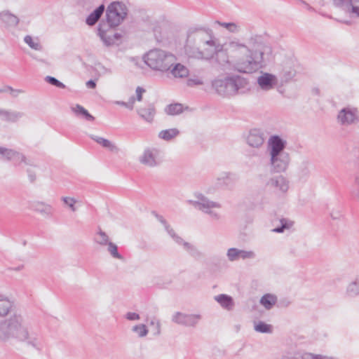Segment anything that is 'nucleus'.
Masks as SVG:
<instances>
[{"instance_id":"obj_1","label":"nucleus","mask_w":359,"mask_h":359,"mask_svg":"<svg viewBox=\"0 0 359 359\" xmlns=\"http://www.w3.org/2000/svg\"><path fill=\"white\" fill-rule=\"evenodd\" d=\"M250 42L255 50L248 48L249 54L239 58L233 65L234 70L244 74H251L265 67L272 60V48L263 43L260 36L251 37Z\"/></svg>"},{"instance_id":"obj_2","label":"nucleus","mask_w":359,"mask_h":359,"mask_svg":"<svg viewBox=\"0 0 359 359\" xmlns=\"http://www.w3.org/2000/svg\"><path fill=\"white\" fill-rule=\"evenodd\" d=\"M10 339L26 341L36 349H41V344L37 334L29 333L20 314L13 313L0 323V341H6Z\"/></svg>"},{"instance_id":"obj_3","label":"nucleus","mask_w":359,"mask_h":359,"mask_svg":"<svg viewBox=\"0 0 359 359\" xmlns=\"http://www.w3.org/2000/svg\"><path fill=\"white\" fill-rule=\"evenodd\" d=\"M143 58L151 69L162 72L169 71L177 60L173 54L161 49L149 50Z\"/></svg>"},{"instance_id":"obj_4","label":"nucleus","mask_w":359,"mask_h":359,"mask_svg":"<svg viewBox=\"0 0 359 359\" xmlns=\"http://www.w3.org/2000/svg\"><path fill=\"white\" fill-rule=\"evenodd\" d=\"M247 79L238 75L215 79L212 86L216 92L224 97L235 95L248 85Z\"/></svg>"},{"instance_id":"obj_5","label":"nucleus","mask_w":359,"mask_h":359,"mask_svg":"<svg viewBox=\"0 0 359 359\" xmlns=\"http://www.w3.org/2000/svg\"><path fill=\"white\" fill-rule=\"evenodd\" d=\"M128 8L123 2L115 1L111 2L106 8L105 21L102 20L100 29L105 26H109L111 28H116L119 26L127 18ZM102 32V29H100Z\"/></svg>"},{"instance_id":"obj_6","label":"nucleus","mask_w":359,"mask_h":359,"mask_svg":"<svg viewBox=\"0 0 359 359\" xmlns=\"http://www.w3.org/2000/svg\"><path fill=\"white\" fill-rule=\"evenodd\" d=\"M358 111L356 108L344 107L338 113L337 121L341 126H350L359 121Z\"/></svg>"},{"instance_id":"obj_7","label":"nucleus","mask_w":359,"mask_h":359,"mask_svg":"<svg viewBox=\"0 0 359 359\" xmlns=\"http://www.w3.org/2000/svg\"><path fill=\"white\" fill-rule=\"evenodd\" d=\"M211 30L204 27H191L187 32V43L198 46L203 43L205 37L210 36Z\"/></svg>"},{"instance_id":"obj_8","label":"nucleus","mask_w":359,"mask_h":359,"mask_svg":"<svg viewBox=\"0 0 359 359\" xmlns=\"http://www.w3.org/2000/svg\"><path fill=\"white\" fill-rule=\"evenodd\" d=\"M265 186L276 194H284L289 189V182L283 175H277L269 179Z\"/></svg>"},{"instance_id":"obj_9","label":"nucleus","mask_w":359,"mask_h":359,"mask_svg":"<svg viewBox=\"0 0 359 359\" xmlns=\"http://www.w3.org/2000/svg\"><path fill=\"white\" fill-rule=\"evenodd\" d=\"M287 141L278 135H271L268 140V151L270 156L287 154L285 151Z\"/></svg>"},{"instance_id":"obj_10","label":"nucleus","mask_w":359,"mask_h":359,"mask_svg":"<svg viewBox=\"0 0 359 359\" xmlns=\"http://www.w3.org/2000/svg\"><path fill=\"white\" fill-rule=\"evenodd\" d=\"M201 316L198 314H187L182 312H176L172 318V320L178 324L187 327H195Z\"/></svg>"},{"instance_id":"obj_11","label":"nucleus","mask_w":359,"mask_h":359,"mask_svg":"<svg viewBox=\"0 0 359 359\" xmlns=\"http://www.w3.org/2000/svg\"><path fill=\"white\" fill-rule=\"evenodd\" d=\"M290 161V158L288 153L270 156L271 170L275 172H284L288 167Z\"/></svg>"},{"instance_id":"obj_12","label":"nucleus","mask_w":359,"mask_h":359,"mask_svg":"<svg viewBox=\"0 0 359 359\" xmlns=\"http://www.w3.org/2000/svg\"><path fill=\"white\" fill-rule=\"evenodd\" d=\"M195 196L198 201L189 200L187 202L199 210L207 211L206 209L221 208V205L219 203L209 200L202 194H196Z\"/></svg>"},{"instance_id":"obj_13","label":"nucleus","mask_w":359,"mask_h":359,"mask_svg":"<svg viewBox=\"0 0 359 359\" xmlns=\"http://www.w3.org/2000/svg\"><path fill=\"white\" fill-rule=\"evenodd\" d=\"M237 180L236 175L231 172H224L215 181V187L218 189H232Z\"/></svg>"},{"instance_id":"obj_14","label":"nucleus","mask_w":359,"mask_h":359,"mask_svg":"<svg viewBox=\"0 0 359 359\" xmlns=\"http://www.w3.org/2000/svg\"><path fill=\"white\" fill-rule=\"evenodd\" d=\"M112 29L109 26L102 27V31H100V24L97 27V34L100 37L106 46H111L115 43L116 41L120 40L122 38V34L120 33H114L112 35H107V33L109 29Z\"/></svg>"},{"instance_id":"obj_15","label":"nucleus","mask_w":359,"mask_h":359,"mask_svg":"<svg viewBox=\"0 0 359 359\" xmlns=\"http://www.w3.org/2000/svg\"><path fill=\"white\" fill-rule=\"evenodd\" d=\"M257 83L261 89L264 90H269L273 89L278 84V79L276 76L264 72L262 73L257 78Z\"/></svg>"},{"instance_id":"obj_16","label":"nucleus","mask_w":359,"mask_h":359,"mask_svg":"<svg viewBox=\"0 0 359 359\" xmlns=\"http://www.w3.org/2000/svg\"><path fill=\"white\" fill-rule=\"evenodd\" d=\"M226 256L231 262H234L240 258L243 259H254L255 253L253 251L240 250L236 248H231L227 250Z\"/></svg>"},{"instance_id":"obj_17","label":"nucleus","mask_w":359,"mask_h":359,"mask_svg":"<svg viewBox=\"0 0 359 359\" xmlns=\"http://www.w3.org/2000/svg\"><path fill=\"white\" fill-rule=\"evenodd\" d=\"M335 6L359 17V0H333Z\"/></svg>"},{"instance_id":"obj_18","label":"nucleus","mask_w":359,"mask_h":359,"mask_svg":"<svg viewBox=\"0 0 359 359\" xmlns=\"http://www.w3.org/2000/svg\"><path fill=\"white\" fill-rule=\"evenodd\" d=\"M296 75V70L293 67L291 60H286L281 65V69L279 72L280 82L287 83L291 81Z\"/></svg>"},{"instance_id":"obj_19","label":"nucleus","mask_w":359,"mask_h":359,"mask_svg":"<svg viewBox=\"0 0 359 359\" xmlns=\"http://www.w3.org/2000/svg\"><path fill=\"white\" fill-rule=\"evenodd\" d=\"M264 142V134L259 129L250 130L248 137L247 143L255 148L260 147Z\"/></svg>"},{"instance_id":"obj_20","label":"nucleus","mask_w":359,"mask_h":359,"mask_svg":"<svg viewBox=\"0 0 359 359\" xmlns=\"http://www.w3.org/2000/svg\"><path fill=\"white\" fill-rule=\"evenodd\" d=\"M137 112L147 122L152 123L156 114V108L153 103H149L144 107L137 109Z\"/></svg>"},{"instance_id":"obj_21","label":"nucleus","mask_w":359,"mask_h":359,"mask_svg":"<svg viewBox=\"0 0 359 359\" xmlns=\"http://www.w3.org/2000/svg\"><path fill=\"white\" fill-rule=\"evenodd\" d=\"M0 20L6 27H15L19 23V18L9 11L1 12Z\"/></svg>"},{"instance_id":"obj_22","label":"nucleus","mask_w":359,"mask_h":359,"mask_svg":"<svg viewBox=\"0 0 359 359\" xmlns=\"http://www.w3.org/2000/svg\"><path fill=\"white\" fill-rule=\"evenodd\" d=\"M105 11V6L103 4L97 7L93 12H91L86 19V23L88 26L95 25L100 19Z\"/></svg>"},{"instance_id":"obj_23","label":"nucleus","mask_w":359,"mask_h":359,"mask_svg":"<svg viewBox=\"0 0 359 359\" xmlns=\"http://www.w3.org/2000/svg\"><path fill=\"white\" fill-rule=\"evenodd\" d=\"M185 51L190 57L205 60V53L197 46L186 42Z\"/></svg>"},{"instance_id":"obj_24","label":"nucleus","mask_w":359,"mask_h":359,"mask_svg":"<svg viewBox=\"0 0 359 359\" xmlns=\"http://www.w3.org/2000/svg\"><path fill=\"white\" fill-rule=\"evenodd\" d=\"M312 166L311 162L309 160H304L302 162L298 172L300 180L306 181L308 180L311 172Z\"/></svg>"},{"instance_id":"obj_25","label":"nucleus","mask_w":359,"mask_h":359,"mask_svg":"<svg viewBox=\"0 0 359 359\" xmlns=\"http://www.w3.org/2000/svg\"><path fill=\"white\" fill-rule=\"evenodd\" d=\"M72 111L74 113L75 116L78 118H83L88 121H93L95 117L91 115L87 109L83 106L76 104L75 106L71 107Z\"/></svg>"},{"instance_id":"obj_26","label":"nucleus","mask_w":359,"mask_h":359,"mask_svg":"<svg viewBox=\"0 0 359 359\" xmlns=\"http://www.w3.org/2000/svg\"><path fill=\"white\" fill-rule=\"evenodd\" d=\"M215 300L217 301L222 308L228 311H231L233 308V299L229 295L221 294L215 296Z\"/></svg>"},{"instance_id":"obj_27","label":"nucleus","mask_w":359,"mask_h":359,"mask_svg":"<svg viewBox=\"0 0 359 359\" xmlns=\"http://www.w3.org/2000/svg\"><path fill=\"white\" fill-rule=\"evenodd\" d=\"M140 161L141 163L149 167H154L158 164L155 155L149 149L144 150L143 155L140 157Z\"/></svg>"},{"instance_id":"obj_28","label":"nucleus","mask_w":359,"mask_h":359,"mask_svg":"<svg viewBox=\"0 0 359 359\" xmlns=\"http://www.w3.org/2000/svg\"><path fill=\"white\" fill-rule=\"evenodd\" d=\"M0 116L8 122H16L24 116V113L16 111L0 109Z\"/></svg>"},{"instance_id":"obj_29","label":"nucleus","mask_w":359,"mask_h":359,"mask_svg":"<svg viewBox=\"0 0 359 359\" xmlns=\"http://www.w3.org/2000/svg\"><path fill=\"white\" fill-rule=\"evenodd\" d=\"M211 33H212V32H210V34ZM203 43L209 46L211 48V51L210 52V53H208L205 56V60H209L213 58L214 55L215 54L217 55V53L219 52H220L222 50V46L216 45L215 44V42L214 40L212 39V36H211L205 37V41L203 42Z\"/></svg>"},{"instance_id":"obj_30","label":"nucleus","mask_w":359,"mask_h":359,"mask_svg":"<svg viewBox=\"0 0 359 359\" xmlns=\"http://www.w3.org/2000/svg\"><path fill=\"white\" fill-rule=\"evenodd\" d=\"M90 138L95 141L97 144L102 145L104 148L108 149L111 152L118 153L119 151L118 148L109 140L93 135H90Z\"/></svg>"},{"instance_id":"obj_31","label":"nucleus","mask_w":359,"mask_h":359,"mask_svg":"<svg viewBox=\"0 0 359 359\" xmlns=\"http://www.w3.org/2000/svg\"><path fill=\"white\" fill-rule=\"evenodd\" d=\"M170 72L175 77L185 78L189 75V69L180 63L174 64L170 68Z\"/></svg>"},{"instance_id":"obj_32","label":"nucleus","mask_w":359,"mask_h":359,"mask_svg":"<svg viewBox=\"0 0 359 359\" xmlns=\"http://www.w3.org/2000/svg\"><path fill=\"white\" fill-rule=\"evenodd\" d=\"M259 302L266 309L270 310L277 302V297L267 293L261 297Z\"/></svg>"},{"instance_id":"obj_33","label":"nucleus","mask_w":359,"mask_h":359,"mask_svg":"<svg viewBox=\"0 0 359 359\" xmlns=\"http://www.w3.org/2000/svg\"><path fill=\"white\" fill-rule=\"evenodd\" d=\"M179 134L180 131L178 129L170 128L161 130L158 134V137L166 141H170Z\"/></svg>"},{"instance_id":"obj_34","label":"nucleus","mask_w":359,"mask_h":359,"mask_svg":"<svg viewBox=\"0 0 359 359\" xmlns=\"http://www.w3.org/2000/svg\"><path fill=\"white\" fill-rule=\"evenodd\" d=\"M183 105L180 103H174L168 105L165 109L168 115H177L183 112Z\"/></svg>"},{"instance_id":"obj_35","label":"nucleus","mask_w":359,"mask_h":359,"mask_svg":"<svg viewBox=\"0 0 359 359\" xmlns=\"http://www.w3.org/2000/svg\"><path fill=\"white\" fill-rule=\"evenodd\" d=\"M94 241L100 245H107L109 242V236L99 228L98 231L95 235Z\"/></svg>"},{"instance_id":"obj_36","label":"nucleus","mask_w":359,"mask_h":359,"mask_svg":"<svg viewBox=\"0 0 359 359\" xmlns=\"http://www.w3.org/2000/svg\"><path fill=\"white\" fill-rule=\"evenodd\" d=\"M255 330L259 333H271L273 331L272 325L263 321L255 322Z\"/></svg>"},{"instance_id":"obj_37","label":"nucleus","mask_w":359,"mask_h":359,"mask_svg":"<svg viewBox=\"0 0 359 359\" xmlns=\"http://www.w3.org/2000/svg\"><path fill=\"white\" fill-rule=\"evenodd\" d=\"M13 307V303L7 299L0 297V316H6Z\"/></svg>"},{"instance_id":"obj_38","label":"nucleus","mask_w":359,"mask_h":359,"mask_svg":"<svg viewBox=\"0 0 359 359\" xmlns=\"http://www.w3.org/2000/svg\"><path fill=\"white\" fill-rule=\"evenodd\" d=\"M184 248L194 259H199L203 257L202 252H201L195 246L191 243H184Z\"/></svg>"},{"instance_id":"obj_39","label":"nucleus","mask_w":359,"mask_h":359,"mask_svg":"<svg viewBox=\"0 0 359 359\" xmlns=\"http://www.w3.org/2000/svg\"><path fill=\"white\" fill-rule=\"evenodd\" d=\"M280 225L273 229L272 231L276 233H283L285 229H289L292 226L293 222L285 219L282 218L280 220Z\"/></svg>"},{"instance_id":"obj_40","label":"nucleus","mask_w":359,"mask_h":359,"mask_svg":"<svg viewBox=\"0 0 359 359\" xmlns=\"http://www.w3.org/2000/svg\"><path fill=\"white\" fill-rule=\"evenodd\" d=\"M346 294L352 297L359 295V282L355 280L351 283L347 287Z\"/></svg>"},{"instance_id":"obj_41","label":"nucleus","mask_w":359,"mask_h":359,"mask_svg":"<svg viewBox=\"0 0 359 359\" xmlns=\"http://www.w3.org/2000/svg\"><path fill=\"white\" fill-rule=\"evenodd\" d=\"M107 245H108V252L114 258L121 260L123 259V257L118 252V247L115 243L109 241Z\"/></svg>"},{"instance_id":"obj_42","label":"nucleus","mask_w":359,"mask_h":359,"mask_svg":"<svg viewBox=\"0 0 359 359\" xmlns=\"http://www.w3.org/2000/svg\"><path fill=\"white\" fill-rule=\"evenodd\" d=\"M24 41L32 49L36 50H42V46L41 43L37 41H34L32 37L29 35H27L24 38Z\"/></svg>"},{"instance_id":"obj_43","label":"nucleus","mask_w":359,"mask_h":359,"mask_svg":"<svg viewBox=\"0 0 359 359\" xmlns=\"http://www.w3.org/2000/svg\"><path fill=\"white\" fill-rule=\"evenodd\" d=\"M13 151L14 153L18 154H14L13 156H12L11 158L8 161L13 160L15 165H18V164H19L21 162H23V163H25L27 165H31L27 161V158L25 157V155H23L22 154H21V153H20V152H18L17 151H15L13 149Z\"/></svg>"},{"instance_id":"obj_44","label":"nucleus","mask_w":359,"mask_h":359,"mask_svg":"<svg viewBox=\"0 0 359 359\" xmlns=\"http://www.w3.org/2000/svg\"><path fill=\"white\" fill-rule=\"evenodd\" d=\"M132 330L137 333L140 337H144L148 334V329L144 324L133 326Z\"/></svg>"},{"instance_id":"obj_45","label":"nucleus","mask_w":359,"mask_h":359,"mask_svg":"<svg viewBox=\"0 0 359 359\" xmlns=\"http://www.w3.org/2000/svg\"><path fill=\"white\" fill-rule=\"evenodd\" d=\"M52 207L50 205L45 204L43 203H38L36 205V210L41 213L46 215L52 214Z\"/></svg>"},{"instance_id":"obj_46","label":"nucleus","mask_w":359,"mask_h":359,"mask_svg":"<svg viewBox=\"0 0 359 359\" xmlns=\"http://www.w3.org/2000/svg\"><path fill=\"white\" fill-rule=\"evenodd\" d=\"M45 81L49 84L57 87L59 88H65L66 87L63 83H62L58 79L51 76H46L45 77Z\"/></svg>"},{"instance_id":"obj_47","label":"nucleus","mask_w":359,"mask_h":359,"mask_svg":"<svg viewBox=\"0 0 359 359\" xmlns=\"http://www.w3.org/2000/svg\"><path fill=\"white\" fill-rule=\"evenodd\" d=\"M14 154H17L14 153L13 149L0 147V156H1L2 159L9 160Z\"/></svg>"},{"instance_id":"obj_48","label":"nucleus","mask_w":359,"mask_h":359,"mask_svg":"<svg viewBox=\"0 0 359 359\" xmlns=\"http://www.w3.org/2000/svg\"><path fill=\"white\" fill-rule=\"evenodd\" d=\"M302 359H335L332 357H328L322 355H315L311 353H305L302 355Z\"/></svg>"},{"instance_id":"obj_49","label":"nucleus","mask_w":359,"mask_h":359,"mask_svg":"<svg viewBox=\"0 0 359 359\" xmlns=\"http://www.w3.org/2000/svg\"><path fill=\"white\" fill-rule=\"evenodd\" d=\"M219 25L227 29L230 32L236 33L238 32V27L234 22H221Z\"/></svg>"},{"instance_id":"obj_50","label":"nucleus","mask_w":359,"mask_h":359,"mask_svg":"<svg viewBox=\"0 0 359 359\" xmlns=\"http://www.w3.org/2000/svg\"><path fill=\"white\" fill-rule=\"evenodd\" d=\"M62 201L66 204L72 211H76L75 203H76V199L71 197H62Z\"/></svg>"},{"instance_id":"obj_51","label":"nucleus","mask_w":359,"mask_h":359,"mask_svg":"<svg viewBox=\"0 0 359 359\" xmlns=\"http://www.w3.org/2000/svg\"><path fill=\"white\" fill-rule=\"evenodd\" d=\"M353 196L359 201V173L355 176V178Z\"/></svg>"},{"instance_id":"obj_52","label":"nucleus","mask_w":359,"mask_h":359,"mask_svg":"<svg viewBox=\"0 0 359 359\" xmlns=\"http://www.w3.org/2000/svg\"><path fill=\"white\" fill-rule=\"evenodd\" d=\"M151 214L158 219V221H159V222H161L164 226V228L169 225L164 217L159 215L156 211L153 210Z\"/></svg>"},{"instance_id":"obj_53","label":"nucleus","mask_w":359,"mask_h":359,"mask_svg":"<svg viewBox=\"0 0 359 359\" xmlns=\"http://www.w3.org/2000/svg\"><path fill=\"white\" fill-rule=\"evenodd\" d=\"M126 319L128 320H137L140 319V315L134 312H128L126 315Z\"/></svg>"},{"instance_id":"obj_54","label":"nucleus","mask_w":359,"mask_h":359,"mask_svg":"<svg viewBox=\"0 0 359 359\" xmlns=\"http://www.w3.org/2000/svg\"><path fill=\"white\" fill-rule=\"evenodd\" d=\"M144 92H145V90L143 88L140 87V86H138L136 88V100L137 101H142V94Z\"/></svg>"},{"instance_id":"obj_55","label":"nucleus","mask_w":359,"mask_h":359,"mask_svg":"<svg viewBox=\"0 0 359 359\" xmlns=\"http://www.w3.org/2000/svg\"><path fill=\"white\" fill-rule=\"evenodd\" d=\"M7 90H10L11 92H18V93H23L24 92L22 90L13 89L12 87L7 86H5V87H4L2 88H0V93H6V92H7Z\"/></svg>"},{"instance_id":"obj_56","label":"nucleus","mask_w":359,"mask_h":359,"mask_svg":"<svg viewBox=\"0 0 359 359\" xmlns=\"http://www.w3.org/2000/svg\"><path fill=\"white\" fill-rule=\"evenodd\" d=\"M27 174H28V177L29 179V181L31 182H34L35 180H36V174L34 172H33L32 170L28 169L27 170Z\"/></svg>"},{"instance_id":"obj_57","label":"nucleus","mask_w":359,"mask_h":359,"mask_svg":"<svg viewBox=\"0 0 359 359\" xmlns=\"http://www.w3.org/2000/svg\"><path fill=\"white\" fill-rule=\"evenodd\" d=\"M165 231L168 232V233L174 239V238L177 236L175 231L170 227V225L167 226L165 228Z\"/></svg>"},{"instance_id":"obj_58","label":"nucleus","mask_w":359,"mask_h":359,"mask_svg":"<svg viewBox=\"0 0 359 359\" xmlns=\"http://www.w3.org/2000/svg\"><path fill=\"white\" fill-rule=\"evenodd\" d=\"M116 103L121 106L125 107L129 109H133V106L131 105V102H126L123 101H118Z\"/></svg>"},{"instance_id":"obj_59","label":"nucleus","mask_w":359,"mask_h":359,"mask_svg":"<svg viewBox=\"0 0 359 359\" xmlns=\"http://www.w3.org/2000/svg\"><path fill=\"white\" fill-rule=\"evenodd\" d=\"M206 210H207V211H203V212L210 215L212 218H215L216 219H218L219 218V216L217 212L210 210V209H206Z\"/></svg>"},{"instance_id":"obj_60","label":"nucleus","mask_w":359,"mask_h":359,"mask_svg":"<svg viewBox=\"0 0 359 359\" xmlns=\"http://www.w3.org/2000/svg\"><path fill=\"white\" fill-rule=\"evenodd\" d=\"M86 86L88 88L94 89L96 88V82L93 79H90L86 82Z\"/></svg>"},{"instance_id":"obj_61","label":"nucleus","mask_w":359,"mask_h":359,"mask_svg":"<svg viewBox=\"0 0 359 359\" xmlns=\"http://www.w3.org/2000/svg\"><path fill=\"white\" fill-rule=\"evenodd\" d=\"M330 216L332 218V219L335 220V219H339L342 215L340 212H331Z\"/></svg>"},{"instance_id":"obj_62","label":"nucleus","mask_w":359,"mask_h":359,"mask_svg":"<svg viewBox=\"0 0 359 359\" xmlns=\"http://www.w3.org/2000/svg\"><path fill=\"white\" fill-rule=\"evenodd\" d=\"M179 245H183L184 243H187L186 241H184V240L179 236H176L173 239Z\"/></svg>"},{"instance_id":"obj_63","label":"nucleus","mask_w":359,"mask_h":359,"mask_svg":"<svg viewBox=\"0 0 359 359\" xmlns=\"http://www.w3.org/2000/svg\"><path fill=\"white\" fill-rule=\"evenodd\" d=\"M151 325H154L155 324V321L154 320H151ZM156 329H157L156 334H159L160 332H161L160 322L158 320H156Z\"/></svg>"},{"instance_id":"obj_64","label":"nucleus","mask_w":359,"mask_h":359,"mask_svg":"<svg viewBox=\"0 0 359 359\" xmlns=\"http://www.w3.org/2000/svg\"><path fill=\"white\" fill-rule=\"evenodd\" d=\"M135 100H136V98L134 96L130 97V99H129L128 102H131V105L133 106V107H134V104H135Z\"/></svg>"}]
</instances>
